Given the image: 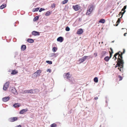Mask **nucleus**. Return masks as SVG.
I'll return each instance as SVG.
<instances>
[{"mask_svg":"<svg viewBox=\"0 0 127 127\" xmlns=\"http://www.w3.org/2000/svg\"><path fill=\"white\" fill-rule=\"evenodd\" d=\"M98 98L97 97H96L94 98V99L95 100H97L98 99Z\"/></svg>","mask_w":127,"mask_h":127,"instance_id":"46","label":"nucleus"},{"mask_svg":"<svg viewBox=\"0 0 127 127\" xmlns=\"http://www.w3.org/2000/svg\"><path fill=\"white\" fill-rule=\"evenodd\" d=\"M122 56H120L119 58H118V62H117L116 67H120L121 66L124 67V62H123V60H122Z\"/></svg>","mask_w":127,"mask_h":127,"instance_id":"1","label":"nucleus"},{"mask_svg":"<svg viewBox=\"0 0 127 127\" xmlns=\"http://www.w3.org/2000/svg\"><path fill=\"white\" fill-rule=\"evenodd\" d=\"M64 39L62 37H60L58 38L57 39V41L62 42L63 40Z\"/></svg>","mask_w":127,"mask_h":127,"instance_id":"13","label":"nucleus"},{"mask_svg":"<svg viewBox=\"0 0 127 127\" xmlns=\"http://www.w3.org/2000/svg\"><path fill=\"white\" fill-rule=\"evenodd\" d=\"M106 53V52L105 51H103L101 53V55L102 57L104 56Z\"/></svg>","mask_w":127,"mask_h":127,"instance_id":"29","label":"nucleus"},{"mask_svg":"<svg viewBox=\"0 0 127 127\" xmlns=\"http://www.w3.org/2000/svg\"><path fill=\"white\" fill-rule=\"evenodd\" d=\"M26 46L25 45H22L21 47V49L22 51H24L26 49Z\"/></svg>","mask_w":127,"mask_h":127,"instance_id":"17","label":"nucleus"},{"mask_svg":"<svg viewBox=\"0 0 127 127\" xmlns=\"http://www.w3.org/2000/svg\"><path fill=\"white\" fill-rule=\"evenodd\" d=\"M57 50V48L55 47H53L52 50L54 53L56 52Z\"/></svg>","mask_w":127,"mask_h":127,"instance_id":"27","label":"nucleus"},{"mask_svg":"<svg viewBox=\"0 0 127 127\" xmlns=\"http://www.w3.org/2000/svg\"><path fill=\"white\" fill-rule=\"evenodd\" d=\"M39 19V17L37 16H36L35 17L34 19V21H36L38 20Z\"/></svg>","mask_w":127,"mask_h":127,"instance_id":"35","label":"nucleus"},{"mask_svg":"<svg viewBox=\"0 0 127 127\" xmlns=\"http://www.w3.org/2000/svg\"><path fill=\"white\" fill-rule=\"evenodd\" d=\"M15 127H21V125H19V126H17Z\"/></svg>","mask_w":127,"mask_h":127,"instance_id":"48","label":"nucleus"},{"mask_svg":"<svg viewBox=\"0 0 127 127\" xmlns=\"http://www.w3.org/2000/svg\"><path fill=\"white\" fill-rule=\"evenodd\" d=\"M57 55H56V54L54 53H51L50 55L51 57H56Z\"/></svg>","mask_w":127,"mask_h":127,"instance_id":"30","label":"nucleus"},{"mask_svg":"<svg viewBox=\"0 0 127 127\" xmlns=\"http://www.w3.org/2000/svg\"><path fill=\"white\" fill-rule=\"evenodd\" d=\"M11 92L14 94H16L17 93L16 90L15 88H12L11 90Z\"/></svg>","mask_w":127,"mask_h":127,"instance_id":"20","label":"nucleus"},{"mask_svg":"<svg viewBox=\"0 0 127 127\" xmlns=\"http://www.w3.org/2000/svg\"><path fill=\"white\" fill-rule=\"evenodd\" d=\"M72 8L75 11H77L80 9L81 7L79 5L77 4L73 6Z\"/></svg>","mask_w":127,"mask_h":127,"instance_id":"5","label":"nucleus"},{"mask_svg":"<svg viewBox=\"0 0 127 127\" xmlns=\"http://www.w3.org/2000/svg\"><path fill=\"white\" fill-rule=\"evenodd\" d=\"M121 18V17L119 18H118V20H117V22L116 23V26H117L118 25V24H119V23L120 22V19Z\"/></svg>","mask_w":127,"mask_h":127,"instance_id":"24","label":"nucleus"},{"mask_svg":"<svg viewBox=\"0 0 127 127\" xmlns=\"http://www.w3.org/2000/svg\"><path fill=\"white\" fill-rule=\"evenodd\" d=\"M55 4L54 3H53L51 5V7L52 8H54L55 7Z\"/></svg>","mask_w":127,"mask_h":127,"instance_id":"38","label":"nucleus"},{"mask_svg":"<svg viewBox=\"0 0 127 127\" xmlns=\"http://www.w3.org/2000/svg\"><path fill=\"white\" fill-rule=\"evenodd\" d=\"M103 43V42H102V43Z\"/></svg>","mask_w":127,"mask_h":127,"instance_id":"50","label":"nucleus"},{"mask_svg":"<svg viewBox=\"0 0 127 127\" xmlns=\"http://www.w3.org/2000/svg\"><path fill=\"white\" fill-rule=\"evenodd\" d=\"M83 32V31L82 29H79L77 31V33L78 34H82Z\"/></svg>","mask_w":127,"mask_h":127,"instance_id":"12","label":"nucleus"},{"mask_svg":"<svg viewBox=\"0 0 127 127\" xmlns=\"http://www.w3.org/2000/svg\"><path fill=\"white\" fill-rule=\"evenodd\" d=\"M118 67V69L121 72L123 71V66H121L120 67Z\"/></svg>","mask_w":127,"mask_h":127,"instance_id":"21","label":"nucleus"},{"mask_svg":"<svg viewBox=\"0 0 127 127\" xmlns=\"http://www.w3.org/2000/svg\"><path fill=\"white\" fill-rule=\"evenodd\" d=\"M9 84V82H7L3 86V89L4 90H6L7 89Z\"/></svg>","mask_w":127,"mask_h":127,"instance_id":"6","label":"nucleus"},{"mask_svg":"<svg viewBox=\"0 0 127 127\" xmlns=\"http://www.w3.org/2000/svg\"><path fill=\"white\" fill-rule=\"evenodd\" d=\"M119 77L120 78V79H119L120 81H121L122 80V77L120 75H119Z\"/></svg>","mask_w":127,"mask_h":127,"instance_id":"42","label":"nucleus"},{"mask_svg":"<svg viewBox=\"0 0 127 127\" xmlns=\"http://www.w3.org/2000/svg\"><path fill=\"white\" fill-rule=\"evenodd\" d=\"M110 58L108 56H106L104 58V60L106 62H108L110 59Z\"/></svg>","mask_w":127,"mask_h":127,"instance_id":"22","label":"nucleus"},{"mask_svg":"<svg viewBox=\"0 0 127 127\" xmlns=\"http://www.w3.org/2000/svg\"><path fill=\"white\" fill-rule=\"evenodd\" d=\"M94 81L96 83L97 82H98V79L97 78V77H95L94 79Z\"/></svg>","mask_w":127,"mask_h":127,"instance_id":"33","label":"nucleus"},{"mask_svg":"<svg viewBox=\"0 0 127 127\" xmlns=\"http://www.w3.org/2000/svg\"><path fill=\"white\" fill-rule=\"evenodd\" d=\"M27 41L31 43H32L34 42L33 40L32 39L30 38H29L27 39Z\"/></svg>","mask_w":127,"mask_h":127,"instance_id":"19","label":"nucleus"},{"mask_svg":"<svg viewBox=\"0 0 127 127\" xmlns=\"http://www.w3.org/2000/svg\"><path fill=\"white\" fill-rule=\"evenodd\" d=\"M123 8L121 10V12H120L119 14V16L120 15H122V16L121 17V18H122V17L124 13L126 11Z\"/></svg>","mask_w":127,"mask_h":127,"instance_id":"11","label":"nucleus"},{"mask_svg":"<svg viewBox=\"0 0 127 127\" xmlns=\"http://www.w3.org/2000/svg\"><path fill=\"white\" fill-rule=\"evenodd\" d=\"M70 28L68 27H67L65 28L66 31H68L70 30Z\"/></svg>","mask_w":127,"mask_h":127,"instance_id":"37","label":"nucleus"},{"mask_svg":"<svg viewBox=\"0 0 127 127\" xmlns=\"http://www.w3.org/2000/svg\"><path fill=\"white\" fill-rule=\"evenodd\" d=\"M110 49L111 51V53H113V50L111 48H110Z\"/></svg>","mask_w":127,"mask_h":127,"instance_id":"45","label":"nucleus"},{"mask_svg":"<svg viewBox=\"0 0 127 127\" xmlns=\"http://www.w3.org/2000/svg\"><path fill=\"white\" fill-rule=\"evenodd\" d=\"M32 35L34 36L39 35L40 34L39 33V32L35 31H32Z\"/></svg>","mask_w":127,"mask_h":127,"instance_id":"9","label":"nucleus"},{"mask_svg":"<svg viewBox=\"0 0 127 127\" xmlns=\"http://www.w3.org/2000/svg\"><path fill=\"white\" fill-rule=\"evenodd\" d=\"M6 6V5L5 4H2L0 7V8L1 9H2L5 7Z\"/></svg>","mask_w":127,"mask_h":127,"instance_id":"26","label":"nucleus"},{"mask_svg":"<svg viewBox=\"0 0 127 127\" xmlns=\"http://www.w3.org/2000/svg\"><path fill=\"white\" fill-rule=\"evenodd\" d=\"M18 73V72L17 71L15 70H12V72L11 73V74L14 75Z\"/></svg>","mask_w":127,"mask_h":127,"instance_id":"16","label":"nucleus"},{"mask_svg":"<svg viewBox=\"0 0 127 127\" xmlns=\"http://www.w3.org/2000/svg\"><path fill=\"white\" fill-rule=\"evenodd\" d=\"M45 10V9L44 8H40V9H39V12H41L43 10Z\"/></svg>","mask_w":127,"mask_h":127,"instance_id":"39","label":"nucleus"},{"mask_svg":"<svg viewBox=\"0 0 127 127\" xmlns=\"http://www.w3.org/2000/svg\"><path fill=\"white\" fill-rule=\"evenodd\" d=\"M94 55L95 57H96L97 56V53H94Z\"/></svg>","mask_w":127,"mask_h":127,"instance_id":"44","label":"nucleus"},{"mask_svg":"<svg viewBox=\"0 0 127 127\" xmlns=\"http://www.w3.org/2000/svg\"><path fill=\"white\" fill-rule=\"evenodd\" d=\"M88 57V56H84L81 58L79 59L78 61L79 62V63H81L84 61Z\"/></svg>","mask_w":127,"mask_h":127,"instance_id":"3","label":"nucleus"},{"mask_svg":"<svg viewBox=\"0 0 127 127\" xmlns=\"http://www.w3.org/2000/svg\"><path fill=\"white\" fill-rule=\"evenodd\" d=\"M125 50L124 49H123V52H120V53H121V55L122 56V55L124 53H125Z\"/></svg>","mask_w":127,"mask_h":127,"instance_id":"40","label":"nucleus"},{"mask_svg":"<svg viewBox=\"0 0 127 127\" xmlns=\"http://www.w3.org/2000/svg\"><path fill=\"white\" fill-rule=\"evenodd\" d=\"M33 90L32 89H31L30 90H25L24 92L25 93L32 94L33 93Z\"/></svg>","mask_w":127,"mask_h":127,"instance_id":"8","label":"nucleus"},{"mask_svg":"<svg viewBox=\"0 0 127 127\" xmlns=\"http://www.w3.org/2000/svg\"><path fill=\"white\" fill-rule=\"evenodd\" d=\"M126 34H127V33H124V36H126Z\"/></svg>","mask_w":127,"mask_h":127,"instance_id":"49","label":"nucleus"},{"mask_svg":"<svg viewBox=\"0 0 127 127\" xmlns=\"http://www.w3.org/2000/svg\"><path fill=\"white\" fill-rule=\"evenodd\" d=\"M41 72V70H37L36 72L33 74L34 77H37L40 76V74Z\"/></svg>","mask_w":127,"mask_h":127,"instance_id":"4","label":"nucleus"},{"mask_svg":"<svg viewBox=\"0 0 127 127\" xmlns=\"http://www.w3.org/2000/svg\"><path fill=\"white\" fill-rule=\"evenodd\" d=\"M9 99V97H5L2 98V100L4 102H6L8 101Z\"/></svg>","mask_w":127,"mask_h":127,"instance_id":"15","label":"nucleus"},{"mask_svg":"<svg viewBox=\"0 0 127 127\" xmlns=\"http://www.w3.org/2000/svg\"><path fill=\"white\" fill-rule=\"evenodd\" d=\"M57 125L55 123H53L50 125V127H56Z\"/></svg>","mask_w":127,"mask_h":127,"instance_id":"32","label":"nucleus"},{"mask_svg":"<svg viewBox=\"0 0 127 127\" xmlns=\"http://www.w3.org/2000/svg\"><path fill=\"white\" fill-rule=\"evenodd\" d=\"M65 76L67 79L69 78H70V74L69 72H68L66 73H65Z\"/></svg>","mask_w":127,"mask_h":127,"instance_id":"18","label":"nucleus"},{"mask_svg":"<svg viewBox=\"0 0 127 127\" xmlns=\"http://www.w3.org/2000/svg\"><path fill=\"white\" fill-rule=\"evenodd\" d=\"M68 0H64L62 1V3L64 4L66 3L68 1Z\"/></svg>","mask_w":127,"mask_h":127,"instance_id":"34","label":"nucleus"},{"mask_svg":"<svg viewBox=\"0 0 127 127\" xmlns=\"http://www.w3.org/2000/svg\"><path fill=\"white\" fill-rule=\"evenodd\" d=\"M20 106V105L18 103H16L13 106L15 107H18Z\"/></svg>","mask_w":127,"mask_h":127,"instance_id":"25","label":"nucleus"},{"mask_svg":"<svg viewBox=\"0 0 127 127\" xmlns=\"http://www.w3.org/2000/svg\"><path fill=\"white\" fill-rule=\"evenodd\" d=\"M126 7H127V6L125 5L124 6L123 8H124V9L125 10L126 9Z\"/></svg>","mask_w":127,"mask_h":127,"instance_id":"47","label":"nucleus"},{"mask_svg":"<svg viewBox=\"0 0 127 127\" xmlns=\"http://www.w3.org/2000/svg\"><path fill=\"white\" fill-rule=\"evenodd\" d=\"M39 9V8H34L32 10L33 12H35L38 11Z\"/></svg>","mask_w":127,"mask_h":127,"instance_id":"28","label":"nucleus"},{"mask_svg":"<svg viewBox=\"0 0 127 127\" xmlns=\"http://www.w3.org/2000/svg\"><path fill=\"white\" fill-rule=\"evenodd\" d=\"M28 110V109L27 108H26L25 109H22L20 111V113L21 114H23V113H25V112H26Z\"/></svg>","mask_w":127,"mask_h":127,"instance_id":"14","label":"nucleus"},{"mask_svg":"<svg viewBox=\"0 0 127 127\" xmlns=\"http://www.w3.org/2000/svg\"><path fill=\"white\" fill-rule=\"evenodd\" d=\"M119 52H120L119 51V52L116 53L114 56V57H115V60H116V59H118V58H117L116 57V56L117 55H118V58H119L120 57V56H122L120 54H119Z\"/></svg>","mask_w":127,"mask_h":127,"instance_id":"10","label":"nucleus"},{"mask_svg":"<svg viewBox=\"0 0 127 127\" xmlns=\"http://www.w3.org/2000/svg\"><path fill=\"white\" fill-rule=\"evenodd\" d=\"M18 120V118L16 117H12L10 118L9 119V121L13 122L16 121Z\"/></svg>","mask_w":127,"mask_h":127,"instance_id":"7","label":"nucleus"},{"mask_svg":"<svg viewBox=\"0 0 127 127\" xmlns=\"http://www.w3.org/2000/svg\"><path fill=\"white\" fill-rule=\"evenodd\" d=\"M51 13L49 11H48L46 12V13L45 14V15L46 16H48L50 15Z\"/></svg>","mask_w":127,"mask_h":127,"instance_id":"31","label":"nucleus"},{"mask_svg":"<svg viewBox=\"0 0 127 127\" xmlns=\"http://www.w3.org/2000/svg\"><path fill=\"white\" fill-rule=\"evenodd\" d=\"M105 22V21L104 19H101L99 21V23H104Z\"/></svg>","mask_w":127,"mask_h":127,"instance_id":"23","label":"nucleus"},{"mask_svg":"<svg viewBox=\"0 0 127 127\" xmlns=\"http://www.w3.org/2000/svg\"><path fill=\"white\" fill-rule=\"evenodd\" d=\"M46 62L48 64H52V62L51 61H46Z\"/></svg>","mask_w":127,"mask_h":127,"instance_id":"36","label":"nucleus"},{"mask_svg":"<svg viewBox=\"0 0 127 127\" xmlns=\"http://www.w3.org/2000/svg\"><path fill=\"white\" fill-rule=\"evenodd\" d=\"M109 53H110V57H109V58H111V57H112V53H111V52L110 51L109 52Z\"/></svg>","mask_w":127,"mask_h":127,"instance_id":"43","label":"nucleus"},{"mask_svg":"<svg viewBox=\"0 0 127 127\" xmlns=\"http://www.w3.org/2000/svg\"><path fill=\"white\" fill-rule=\"evenodd\" d=\"M47 71H49L50 73H51V70L50 69H48Z\"/></svg>","mask_w":127,"mask_h":127,"instance_id":"41","label":"nucleus"},{"mask_svg":"<svg viewBox=\"0 0 127 127\" xmlns=\"http://www.w3.org/2000/svg\"><path fill=\"white\" fill-rule=\"evenodd\" d=\"M94 5H90L88 8L86 15H88L91 14L94 9Z\"/></svg>","mask_w":127,"mask_h":127,"instance_id":"2","label":"nucleus"}]
</instances>
